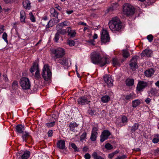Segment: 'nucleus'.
Instances as JSON below:
<instances>
[{"mask_svg":"<svg viewBox=\"0 0 159 159\" xmlns=\"http://www.w3.org/2000/svg\"><path fill=\"white\" fill-rule=\"evenodd\" d=\"M91 58L93 63L96 64H99L101 66L109 64L111 61L108 58L101 57L99 53L96 52H93L91 53Z\"/></svg>","mask_w":159,"mask_h":159,"instance_id":"f257e3e1","label":"nucleus"},{"mask_svg":"<svg viewBox=\"0 0 159 159\" xmlns=\"http://www.w3.org/2000/svg\"><path fill=\"white\" fill-rule=\"evenodd\" d=\"M51 58L54 61L56 62L62 59L65 54V50L61 48H52L50 49Z\"/></svg>","mask_w":159,"mask_h":159,"instance_id":"f03ea898","label":"nucleus"},{"mask_svg":"<svg viewBox=\"0 0 159 159\" xmlns=\"http://www.w3.org/2000/svg\"><path fill=\"white\" fill-rule=\"evenodd\" d=\"M110 29L112 31H119L121 28V23L117 17L113 18L108 23Z\"/></svg>","mask_w":159,"mask_h":159,"instance_id":"7ed1b4c3","label":"nucleus"},{"mask_svg":"<svg viewBox=\"0 0 159 159\" xmlns=\"http://www.w3.org/2000/svg\"><path fill=\"white\" fill-rule=\"evenodd\" d=\"M135 10L134 7L128 3L125 4L123 8V13L127 16H131L134 15Z\"/></svg>","mask_w":159,"mask_h":159,"instance_id":"20e7f679","label":"nucleus"},{"mask_svg":"<svg viewBox=\"0 0 159 159\" xmlns=\"http://www.w3.org/2000/svg\"><path fill=\"white\" fill-rule=\"evenodd\" d=\"M41 75L44 80L46 81H48L50 79L52 73L48 64L44 65Z\"/></svg>","mask_w":159,"mask_h":159,"instance_id":"39448f33","label":"nucleus"},{"mask_svg":"<svg viewBox=\"0 0 159 159\" xmlns=\"http://www.w3.org/2000/svg\"><path fill=\"white\" fill-rule=\"evenodd\" d=\"M20 86L24 90L30 89L31 84L29 79L26 77L22 78L20 80Z\"/></svg>","mask_w":159,"mask_h":159,"instance_id":"423d86ee","label":"nucleus"},{"mask_svg":"<svg viewBox=\"0 0 159 159\" xmlns=\"http://www.w3.org/2000/svg\"><path fill=\"white\" fill-rule=\"evenodd\" d=\"M101 39V41L104 43L109 42L110 41V39L108 33L104 29L102 31Z\"/></svg>","mask_w":159,"mask_h":159,"instance_id":"0eeeda50","label":"nucleus"},{"mask_svg":"<svg viewBox=\"0 0 159 159\" xmlns=\"http://www.w3.org/2000/svg\"><path fill=\"white\" fill-rule=\"evenodd\" d=\"M98 131V127L94 126L93 128L90 138V139L92 141H94L96 140L98 134L97 133Z\"/></svg>","mask_w":159,"mask_h":159,"instance_id":"6e6552de","label":"nucleus"},{"mask_svg":"<svg viewBox=\"0 0 159 159\" xmlns=\"http://www.w3.org/2000/svg\"><path fill=\"white\" fill-rule=\"evenodd\" d=\"M111 134V133L109 131L107 130H104L100 136V141L101 142H103L105 140L108 139V137Z\"/></svg>","mask_w":159,"mask_h":159,"instance_id":"1a4fd4ad","label":"nucleus"},{"mask_svg":"<svg viewBox=\"0 0 159 159\" xmlns=\"http://www.w3.org/2000/svg\"><path fill=\"white\" fill-rule=\"evenodd\" d=\"M103 79L104 81L109 87L113 85V80L110 75L107 74L105 75L104 76Z\"/></svg>","mask_w":159,"mask_h":159,"instance_id":"9d476101","label":"nucleus"},{"mask_svg":"<svg viewBox=\"0 0 159 159\" xmlns=\"http://www.w3.org/2000/svg\"><path fill=\"white\" fill-rule=\"evenodd\" d=\"M148 84L147 82L143 81L139 82L136 87L138 91H142L144 89L148 86Z\"/></svg>","mask_w":159,"mask_h":159,"instance_id":"9b49d317","label":"nucleus"},{"mask_svg":"<svg viewBox=\"0 0 159 159\" xmlns=\"http://www.w3.org/2000/svg\"><path fill=\"white\" fill-rule=\"evenodd\" d=\"M90 102V101L88 100L87 97L84 96H82L80 97L78 100V104L81 105L88 104Z\"/></svg>","mask_w":159,"mask_h":159,"instance_id":"f8f14e48","label":"nucleus"},{"mask_svg":"<svg viewBox=\"0 0 159 159\" xmlns=\"http://www.w3.org/2000/svg\"><path fill=\"white\" fill-rule=\"evenodd\" d=\"M152 51L148 48L144 50L141 54L142 57L147 56V57H151L152 54Z\"/></svg>","mask_w":159,"mask_h":159,"instance_id":"ddd939ff","label":"nucleus"},{"mask_svg":"<svg viewBox=\"0 0 159 159\" xmlns=\"http://www.w3.org/2000/svg\"><path fill=\"white\" fill-rule=\"evenodd\" d=\"M68 59L66 58H63L62 59H61L60 61L58 60L56 61L57 62L63 65L65 68H67L68 66Z\"/></svg>","mask_w":159,"mask_h":159,"instance_id":"4468645a","label":"nucleus"},{"mask_svg":"<svg viewBox=\"0 0 159 159\" xmlns=\"http://www.w3.org/2000/svg\"><path fill=\"white\" fill-rule=\"evenodd\" d=\"M51 20H50L49 21H46L45 22H44L43 23H42V20L41 22V24L43 26H44L46 25V29L45 30L47 31H49L50 30H49V28L52 27L53 26V25L51 24Z\"/></svg>","mask_w":159,"mask_h":159,"instance_id":"2eb2a0df","label":"nucleus"},{"mask_svg":"<svg viewBox=\"0 0 159 159\" xmlns=\"http://www.w3.org/2000/svg\"><path fill=\"white\" fill-rule=\"evenodd\" d=\"M138 57L135 56L133 57L129 65L131 67L136 68L137 67L136 62Z\"/></svg>","mask_w":159,"mask_h":159,"instance_id":"dca6fc26","label":"nucleus"},{"mask_svg":"<svg viewBox=\"0 0 159 159\" xmlns=\"http://www.w3.org/2000/svg\"><path fill=\"white\" fill-rule=\"evenodd\" d=\"M16 131L19 134H22L25 129L24 127L22 125H18L16 127Z\"/></svg>","mask_w":159,"mask_h":159,"instance_id":"f3484780","label":"nucleus"},{"mask_svg":"<svg viewBox=\"0 0 159 159\" xmlns=\"http://www.w3.org/2000/svg\"><path fill=\"white\" fill-rule=\"evenodd\" d=\"M67 32L68 36H69L70 37H73L75 36L76 32L75 30H72L70 27H67Z\"/></svg>","mask_w":159,"mask_h":159,"instance_id":"a211bd4d","label":"nucleus"},{"mask_svg":"<svg viewBox=\"0 0 159 159\" xmlns=\"http://www.w3.org/2000/svg\"><path fill=\"white\" fill-rule=\"evenodd\" d=\"M65 142L64 140H60L57 143V148L60 149H63L65 148Z\"/></svg>","mask_w":159,"mask_h":159,"instance_id":"6ab92c4d","label":"nucleus"},{"mask_svg":"<svg viewBox=\"0 0 159 159\" xmlns=\"http://www.w3.org/2000/svg\"><path fill=\"white\" fill-rule=\"evenodd\" d=\"M139 126V123H135L133 126H130V132L131 134L134 133L135 131L138 129Z\"/></svg>","mask_w":159,"mask_h":159,"instance_id":"aec40b11","label":"nucleus"},{"mask_svg":"<svg viewBox=\"0 0 159 159\" xmlns=\"http://www.w3.org/2000/svg\"><path fill=\"white\" fill-rule=\"evenodd\" d=\"M69 25V23L67 21L65 20L64 22L57 25L56 26V28H57L58 29H59V28H62L65 26H67Z\"/></svg>","mask_w":159,"mask_h":159,"instance_id":"412c9836","label":"nucleus"},{"mask_svg":"<svg viewBox=\"0 0 159 159\" xmlns=\"http://www.w3.org/2000/svg\"><path fill=\"white\" fill-rule=\"evenodd\" d=\"M30 152L29 151L26 150L23 151V153L21 154V159H27L30 157Z\"/></svg>","mask_w":159,"mask_h":159,"instance_id":"4be33fe9","label":"nucleus"},{"mask_svg":"<svg viewBox=\"0 0 159 159\" xmlns=\"http://www.w3.org/2000/svg\"><path fill=\"white\" fill-rule=\"evenodd\" d=\"M154 72V70L152 68L150 69L146 70L145 72V75L148 77H150L152 76Z\"/></svg>","mask_w":159,"mask_h":159,"instance_id":"5701e85b","label":"nucleus"},{"mask_svg":"<svg viewBox=\"0 0 159 159\" xmlns=\"http://www.w3.org/2000/svg\"><path fill=\"white\" fill-rule=\"evenodd\" d=\"M24 8L26 9H30L31 8L30 3L28 0H25L23 2Z\"/></svg>","mask_w":159,"mask_h":159,"instance_id":"b1692460","label":"nucleus"},{"mask_svg":"<svg viewBox=\"0 0 159 159\" xmlns=\"http://www.w3.org/2000/svg\"><path fill=\"white\" fill-rule=\"evenodd\" d=\"M39 70L38 65L36 62H34L33 63V66L31 67L30 70V71L31 73H33L35 70Z\"/></svg>","mask_w":159,"mask_h":159,"instance_id":"393cba45","label":"nucleus"},{"mask_svg":"<svg viewBox=\"0 0 159 159\" xmlns=\"http://www.w3.org/2000/svg\"><path fill=\"white\" fill-rule=\"evenodd\" d=\"M126 85L128 86H132L134 84V80L129 78H127L125 80Z\"/></svg>","mask_w":159,"mask_h":159,"instance_id":"a878e982","label":"nucleus"},{"mask_svg":"<svg viewBox=\"0 0 159 159\" xmlns=\"http://www.w3.org/2000/svg\"><path fill=\"white\" fill-rule=\"evenodd\" d=\"M141 102L139 100H135L132 101V106L133 107L135 108L140 104Z\"/></svg>","mask_w":159,"mask_h":159,"instance_id":"bb28decb","label":"nucleus"},{"mask_svg":"<svg viewBox=\"0 0 159 159\" xmlns=\"http://www.w3.org/2000/svg\"><path fill=\"white\" fill-rule=\"evenodd\" d=\"M22 133V138L23 141H24L25 142H26L28 138L30 137V134L26 131H25L24 132H23Z\"/></svg>","mask_w":159,"mask_h":159,"instance_id":"cd10ccee","label":"nucleus"},{"mask_svg":"<svg viewBox=\"0 0 159 159\" xmlns=\"http://www.w3.org/2000/svg\"><path fill=\"white\" fill-rule=\"evenodd\" d=\"M112 63L114 66H120V64L119 62V61L118 59L116 58H113L112 59Z\"/></svg>","mask_w":159,"mask_h":159,"instance_id":"c85d7f7f","label":"nucleus"},{"mask_svg":"<svg viewBox=\"0 0 159 159\" xmlns=\"http://www.w3.org/2000/svg\"><path fill=\"white\" fill-rule=\"evenodd\" d=\"M78 125L79 124H77L75 122L70 123L69 125L70 130L71 131H74V128L77 127L78 126Z\"/></svg>","mask_w":159,"mask_h":159,"instance_id":"c756f323","label":"nucleus"},{"mask_svg":"<svg viewBox=\"0 0 159 159\" xmlns=\"http://www.w3.org/2000/svg\"><path fill=\"white\" fill-rule=\"evenodd\" d=\"M124 96L126 100L129 101L135 98V96L134 95L133 93H130L128 95H125Z\"/></svg>","mask_w":159,"mask_h":159,"instance_id":"7c9ffc66","label":"nucleus"},{"mask_svg":"<svg viewBox=\"0 0 159 159\" xmlns=\"http://www.w3.org/2000/svg\"><path fill=\"white\" fill-rule=\"evenodd\" d=\"M110 98L107 95H105L101 98L102 102L103 103H107L110 100Z\"/></svg>","mask_w":159,"mask_h":159,"instance_id":"2f4dec72","label":"nucleus"},{"mask_svg":"<svg viewBox=\"0 0 159 159\" xmlns=\"http://www.w3.org/2000/svg\"><path fill=\"white\" fill-rule=\"evenodd\" d=\"M62 28H59V29H57L56 28V30H57V33L60 35L61 34L62 35H64L66 33V30L62 29Z\"/></svg>","mask_w":159,"mask_h":159,"instance_id":"473e14b6","label":"nucleus"},{"mask_svg":"<svg viewBox=\"0 0 159 159\" xmlns=\"http://www.w3.org/2000/svg\"><path fill=\"white\" fill-rule=\"evenodd\" d=\"M39 72V70H36L35 73L34 77L37 80H38L41 78V75Z\"/></svg>","mask_w":159,"mask_h":159,"instance_id":"72a5a7b5","label":"nucleus"},{"mask_svg":"<svg viewBox=\"0 0 159 159\" xmlns=\"http://www.w3.org/2000/svg\"><path fill=\"white\" fill-rule=\"evenodd\" d=\"M51 11L52 12L51 14L52 16L54 17L57 18L58 13L57 12V11L54 8L52 9Z\"/></svg>","mask_w":159,"mask_h":159,"instance_id":"f704fd0d","label":"nucleus"},{"mask_svg":"<svg viewBox=\"0 0 159 159\" xmlns=\"http://www.w3.org/2000/svg\"><path fill=\"white\" fill-rule=\"evenodd\" d=\"M92 157L94 159H104L101 156H98L96 152H93L92 154Z\"/></svg>","mask_w":159,"mask_h":159,"instance_id":"c9c22d12","label":"nucleus"},{"mask_svg":"<svg viewBox=\"0 0 159 159\" xmlns=\"http://www.w3.org/2000/svg\"><path fill=\"white\" fill-rule=\"evenodd\" d=\"M70 146L72 148L74 149V152H79L80 150L77 147L76 145L74 143H71Z\"/></svg>","mask_w":159,"mask_h":159,"instance_id":"e433bc0d","label":"nucleus"},{"mask_svg":"<svg viewBox=\"0 0 159 159\" xmlns=\"http://www.w3.org/2000/svg\"><path fill=\"white\" fill-rule=\"evenodd\" d=\"M159 141V135L157 134L155 135L154 138L153 139L152 142L154 143H157Z\"/></svg>","mask_w":159,"mask_h":159,"instance_id":"4c0bfd02","label":"nucleus"},{"mask_svg":"<svg viewBox=\"0 0 159 159\" xmlns=\"http://www.w3.org/2000/svg\"><path fill=\"white\" fill-rule=\"evenodd\" d=\"M123 56L125 58H127L129 56V54L128 51L126 50H122Z\"/></svg>","mask_w":159,"mask_h":159,"instance_id":"58836bf2","label":"nucleus"},{"mask_svg":"<svg viewBox=\"0 0 159 159\" xmlns=\"http://www.w3.org/2000/svg\"><path fill=\"white\" fill-rule=\"evenodd\" d=\"M55 124V121H53L51 122L45 124V125L48 128H50L53 126Z\"/></svg>","mask_w":159,"mask_h":159,"instance_id":"ea45409f","label":"nucleus"},{"mask_svg":"<svg viewBox=\"0 0 159 159\" xmlns=\"http://www.w3.org/2000/svg\"><path fill=\"white\" fill-rule=\"evenodd\" d=\"M122 123L124 124L122 126H124L126 125L127 123V118L125 116H123L121 119Z\"/></svg>","mask_w":159,"mask_h":159,"instance_id":"a19ab883","label":"nucleus"},{"mask_svg":"<svg viewBox=\"0 0 159 159\" xmlns=\"http://www.w3.org/2000/svg\"><path fill=\"white\" fill-rule=\"evenodd\" d=\"M29 15L30 16V18L31 21L34 22H35V18L33 14L32 13V12H30L29 14Z\"/></svg>","mask_w":159,"mask_h":159,"instance_id":"79ce46f5","label":"nucleus"},{"mask_svg":"<svg viewBox=\"0 0 159 159\" xmlns=\"http://www.w3.org/2000/svg\"><path fill=\"white\" fill-rule=\"evenodd\" d=\"M23 151L21 150L19 152L16 153V158L18 159H21V154L23 153Z\"/></svg>","mask_w":159,"mask_h":159,"instance_id":"37998d69","label":"nucleus"},{"mask_svg":"<svg viewBox=\"0 0 159 159\" xmlns=\"http://www.w3.org/2000/svg\"><path fill=\"white\" fill-rule=\"evenodd\" d=\"M87 134L85 132H84L81 135L80 137V140L81 141H83L86 139Z\"/></svg>","mask_w":159,"mask_h":159,"instance_id":"c03bdc74","label":"nucleus"},{"mask_svg":"<svg viewBox=\"0 0 159 159\" xmlns=\"http://www.w3.org/2000/svg\"><path fill=\"white\" fill-rule=\"evenodd\" d=\"M7 35L6 33H4L2 34V39L4 40L5 41L8 43V41L7 39Z\"/></svg>","mask_w":159,"mask_h":159,"instance_id":"a18cd8bd","label":"nucleus"},{"mask_svg":"<svg viewBox=\"0 0 159 159\" xmlns=\"http://www.w3.org/2000/svg\"><path fill=\"white\" fill-rule=\"evenodd\" d=\"M12 86L14 89L17 88L18 86V83L16 81H14L12 84Z\"/></svg>","mask_w":159,"mask_h":159,"instance_id":"49530a36","label":"nucleus"},{"mask_svg":"<svg viewBox=\"0 0 159 159\" xmlns=\"http://www.w3.org/2000/svg\"><path fill=\"white\" fill-rule=\"evenodd\" d=\"M105 147L108 150H110L113 148L112 145L109 143L106 144L105 146Z\"/></svg>","mask_w":159,"mask_h":159,"instance_id":"de8ad7c7","label":"nucleus"},{"mask_svg":"<svg viewBox=\"0 0 159 159\" xmlns=\"http://www.w3.org/2000/svg\"><path fill=\"white\" fill-rule=\"evenodd\" d=\"M59 36L60 35L57 32L55 34L54 39L56 43L58 42V40L59 38Z\"/></svg>","mask_w":159,"mask_h":159,"instance_id":"09e8293b","label":"nucleus"},{"mask_svg":"<svg viewBox=\"0 0 159 159\" xmlns=\"http://www.w3.org/2000/svg\"><path fill=\"white\" fill-rule=\"evenodd\" d=\"M147 38L148 41L151 42L153 40V37L152 35L150 34L147 36Z\"/></svg>","mask_w":159,"mask_h":159,"instance_id":"8fccbe9b","label":"nucleus"},{"mask_svg":"<svg viewBox=\"0 0 159 159\" xmlns=\"http://www.w3.org/2000/svg\"><path fill=\"white\" fill-rule=\"evenodd\" d=\"M68 44L70 46H74L75 42L73 40H69L68 41Z\"/></svg>","mask_w":159,"mask_h":159,"instance_id":"3c124183","label":"nucleus"},{"mask_svg":"<svg viewBox=\"0 0 159 159\" xmlns=\"http://www.w3.org/2000/svg\"><path fill=\"white\" fill-rule=\"evenodd\" d=\"M126 158V156L125 155H123L122 156H118L115 159H125Z\"/></svg>","mask_w":159,"mask_h":159,"instance_id":"603ef678","label":"nucleus"},{"mask_svg":"<svg viewBox=\"0 0 159 159\" xmlns=\"http://www.w3.org/2000/svg\"><path fill=\"white\" fill-rule=\"evenodd\" d=\"M20 17H26L25 13L24 11L22 10L20 11Z\"/></svg>","mask_w":159,"mask_h":159,"instance_id":"864d4df0","label":"nucleus"},{"mask_svg":"<svg viewBox=\"0 0 159 159\" xmlns=\"http://www.w3.org/2000/svg\"><path fill=\"white\" fill-rule=\"evenodd\" d=\"M53 133L52 130H49L48 132V137H51L52 136Z\"/></svg>","mask_w":159,"mask_h":159,"instance_id":"5fc2aeb1","label":"nucleus"},{"mask_svg":"<svg viewBox=\"0 0 159 159\" xmlns=\"http://www.w3.org/2000/svg\"><path fill=\"white\" fill-rule=\"evenodd\" d=\"M84 157L85 159H90L91 157L90 155L88 153H86L84 155Z\"/></svg>","mask_w":159,"mask_h":159,"instance_id":"6e6d98bb","label":"nucleus"},{"mask_svg":"<svg viewBox=\"0 0 159 159\" xmlns=\"http://www.w3.org/2000/svg\"><path fill=\"white\" fill-rule=\"evenodd\" d=\"M3 79L5 81H7L8 80V78L6 75L4 74L2 76Z\"/></svg>","mask_w":159,"mask_h":159,"instance_id":"4d7b16f0","label":"nucleus"},{"mask_svg":"<svg viewBox=\"0 0 159 159\" xmlns=\"http://www.w3.org/2000/svg\"><path fill=\"white\" fill-rule=\"evenodd\" d=\"M26 17H20V20L21 22L22 23H25V19Z\"/></svg>","mask_w":159,"mask_h":159,"instance_id":"13d9d810","label":"nucleus"},{"mask_svg":"<svg viewBox=\"0 0 159 159\" xmlns=\"http://www.w3.org/2000/svg\"><path fill=\"white\" fill-rule=\"evenodd\" d=\"M88 113L91 116H93L94 114V112L91 110H89L88 111Z\"/></svg>","mask_w":159,"mask_h":159,"instance_id":"bf43d9fd","label":"nucleus"},{"mask_svg":"<svg viewBox=\"0 0 159 159\" xmlns=\"http://www.w3.org/2000/svg\"><path fill=\"white\" fill-rule=\"evenodd\" d=\"M47 16H44L43 18L42 19V23H43L44 22H45L46 21H47Z\"/></svg>","mask_w":159,"mask_h":159,"instance_id":"052dcab7","label":"nucleus"},{"mask_svg":"<svg viewBox=\"0 0 159 159\" xmlns=\"http://www.w3.org/2000/svg\"><path fill=\"white\" fill-rule=\"evenodd\" d=\"M4 30L3 26L2 25L0 26V34L3 32Z\"/></svg>","mask_w":159,"mask_h":159,"instance_id":"680f3d73","label":"nucleus"},{"mask_svg":"<svg viewBox=\"0 0 159 159\" xmlns=\"http://www.w3.org/2000/svg\"><path fill=\"white\" fill-rule=\"evenodd\" d=\"M155 89L153 88L151 89L150 90V92L151 93V94L153 95L155 94L156 93L155 92Z\"/></svg>","mask_w":159,"mask_h":159,"instance_id":"e2e57ef3","label":"nucleus"},{"mask_svg":"<svg viewBox=\"0 0 159 159\" xmlns=\"http://www.w3.org/2000/svg\"><path fill=\"white\" fill-rule=\"evenodd\" d=\"M151 99L149 98H147L145 100V102L147 104H149L150 102H151Z\"/></svg>","mask_w":159,"mask_h":159,"instance_id":"0e129e2a","label":"nucleus"},{"mask_svg":"<svg viewBox=\"0 0 159 159\" xmlns=\"http://www.w3.org/2000/svg\"><path fill=\"white\" fill-rule=\"evenodd\" d=\"M89 43H91L92 45H95V41H94V39L93 40H89L88 41Z\"/></svg>","mask_w":159,"mask_h":159,"instance_id":"69168bd1","label":"nucleus"},{"mask_svg":"<svg viewBox=\"0 0 159 159\" xmlns=\"http://www.w3.org/2000/svg\"><path fill=\"white\" fill-rule=\"evenodd\" d=\"M114 155L113 153H110L108 155V157L110 159H112L114 156Z\"/></svg>","mask_w":159,"mask_h":159,"instance_id":"338daca9","label":"nucleus"},{"mask_svg":"<svg viewBox=\"0 0 159 159\" xmlns=\"http://www.w3.org/2000/svg\"><path fill=\"white\" fill-rule=\"evenodd\" d=\"M55 8H57L58 10L59 11H60L61 10V7H59L58 5V4H56L55 6Z\"/></svg>","mask_w":159,"mask_h":159,"instance_id":"774afa93","label":"nucleus"}]
</instances>
